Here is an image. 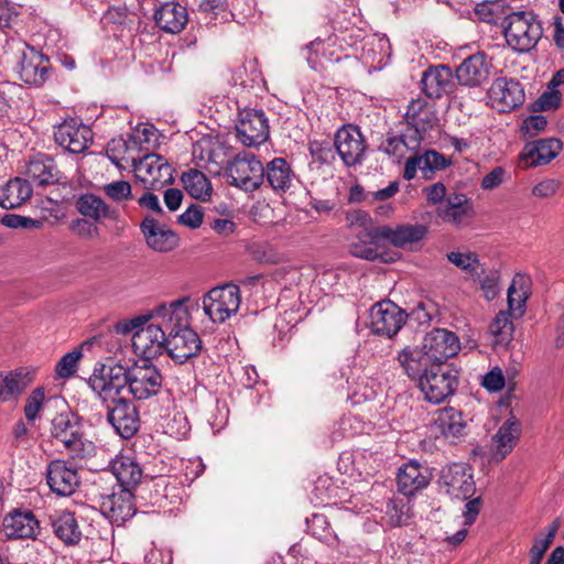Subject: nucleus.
I'll return each mask as SVG.
<instances>
[{
    "label": "nucleus",
    "instance_id": "c85d7f7f",
    "mask_svg": "<svg viewBox=\"0 0 564 564\" xmlns=\"http://www.w3.org/2000/svg\"><path fill=\"white\" fill-rule=\"evenodd\" d=\"M397 361L401 367L403 373L412 380L417 382L424 378L425 373L434 367L433 360L429 352L421 347H405L398 352Z\"/></svg>",
    "mask_w": 564,
    "mask_h": 564
},
{
    "label": "nucleus",
    "instance_id": "f257e3e1",
    "mask_svg": "<svg viewBox=\"0 0 564 564\" xmlns=\"http://www.w3.org/2000/svg\"><path fill=\"white\" fill-rule=\"evenodd\" d=\"M174 319L184 321L185 314L178 308L171 311L170 304H162L152 310L147 326L137 329L132 335L133 350L142 356L141 360H149L161 356L165 351L166 334H171V316Z\"/></svg>",
    "mask_w": 564,
    "mask_h": 564
},
{
    "label": "nucleus",
    "instance_id": "603ef678",
    "mask_svg": "<svg viewBox=\"0 0 564 564\" xmlns=\"http://www.w3.org/2000/svg\"><path fill=\"white\" fill-rule=\"evenodd\" d=\"M561 93L553 88H547L538 99L529 105V110L533 113L543 111H554L561 106Z\"/></svg>",
    "mask_w": 564,
    "mask_h": 564
},
{
    "label": "nucleus",
    "instance_id": "de8ad7c7",
    "mask_svg": "<svg viewBox=\"0 0 564 564\" xmlns=\"http://www.w3.org/2000/svg\"><path fill=\"white\" fill-rule=\"evenodd\" d=\"M508 9L506 0H491L478 3L475 8V14L480 21L502 25Z\"/></svg>",
    "mask_w": 564,
    "mask_h": 564
},
{
    "label": "nucleus",
    "instance_id": "1a4fd4ad",
    "mask_svg": "<svg viewBox=\"0 0 564 564\" xmlns=\"http://www.w3.org/2000/svg\"><path fill=\"white\" fill-rule=\"evenodd\" d=\"M18 74L19 78L31 86L40 87L48 78L50 62L34 46L19 39Z\"/></svg>",
    "mask_w": 564,
    "mask_h": 564
},
{
    "label": "nucleus",
    "instance_id": "a878e982",
    "mask_svg": "<svg viewBox=\"0 0 564 564\" xmlns=\"http://www.w3.org/2000/svg\"><path fill=\"white\" fill-rule=\"evenodd\" d=\"M46 481L53 492L62 497L73 495L79 486L77 470L65 460H52L46 468Z\"/></svg>",
    "mask_w": 564,
    "mask_h": 564
},
{
    "label": "nucleus",
    "instance_id": "0e129e2a",
    "mask_svg": "<svg viewBox=\"0 0 564 564\" xmlns=\"http://www.w3.org/2000/svg\"><path fill=\"white\" fill-rule=\"evenodd\" d=\"M481 384L485 389L490 392H498L505 388L506 379L502 373V370L499 367H495L489 372H487L481 381Z\"/></svg>",
    "mask_w": 564,
    "mask_h": 564
},
{
    "label": "nucleus",
    "instance_id": "423d86ee",
    "mask_svg": "<svg viewBox=\"0 0 564 564\" xmlns=\"http://www.w3.org/2000/svg\"><path fill=\"white\" fill-rule=\"evenodd\" d=\"M52 438L61 443L73 458H84L87 455L83 440L79 419L70 411L56 414L51 421Z\"/></svg>",
    "mask_w": 564,
    "mask_h": 564
},
{
    "label": "nucleus",
    "instance_id": "f03ea898",
    "mask_svg": "<svg viewBox=\"0 0 564 564\" xmlns=\"http://www.w3.org/2000/svg\"><path fill=\"white\" fill-rule=\"evenodd\" d=\"M188 297L178 299L170 303L171 311L181 308L184 314V321L180 322L171 318V334H166L165 351L175 364L183 365L196 357L202 350V340L198 334L188 327L189 313L185 306ZM174 317V315L172 316Z\"/></svg>",
    "mask_w": 564,
    "mask_h": 564
},
{
    "label": "nucleus",
    "instance_id": "b1692460",
    "mask_svg": "<svg viewBox=\"0 0 564 564\" xmlns=\"http://www.w3.org/2000/svg\"><path fill=\"white\" fill-rule=\"evenodd\" d=\"M563 149L557 138L539 139L528 142L519 154L521 167L530 169L545 165L555 159Z\"/></svg>",
    "mask_w": 564,
    "mask_h": 564
},
{
    "label": "nucleus",
    "instance_id": "680f3d73",
    "mask_svg": "<svg viewBox=\"0 0 564 564\" xmlns=\"http://www.w3.org/2000/svg\"><path fill=\"white\" fill-rule=\"evenodd\" d=\"M105 194L115 202L128 200L132 197L131 185L126 181H116L104 186Z\"/></svg>",
    "mask_w": 564,
    "mask_h": 564
},
{
    "label": "nucleus",
    "instance_id": "72a5a7b5",
    "mask_svg": "<svg viewBox=\"0 0 564 564\" xmlns=\"http://www.w3.org/2000/svg\"><path fill=\"white\" fill-rule=\"evenodd\" d=\"M503 35H542L541 22L532 11L508 13L502 22Z\"/></svg>",
    "mask_w": 564,
    "mask_h": 564
},
{
    "label": "nucleus",
    "instance_id": "3c124183",
    "mask_svg": "<svg viewBox=\"0 0 564 564\" xmlns=\"http://www.w3.org/2000/svg\"><path fill=\"white\" fill-rule=\"evenodd\" d=\"M489 332L496 337V343H508L512 338L513 324L510 313L500 311L489 325Z\"/></svg>",
    "mask_w": 564,
    "mask_h": 564
},
{
    "label": "nucleus",
    "instance_id": "5701e85b",
    "mask_svg": "<svg viewBox=\"0 0 564 564\" xmlns=\"http://www.w3.org/2000/svg\"><path fill=\"white\" fill-rule=\"evenodd\" d=\"M436 215L444 223L455 227L467 225L475 216L474 205L464 193H449L436 208Z\"/></svg>",
    "mask_w": 564,
    "mask_h": 564
},
{
    "label": "nucleus",
    "instance_id": "052dcab7",
    "mask_svg": "<svg viewBox=\"0 0 564 564\" xmlns=\"http://www.w3.org/2000/svg\"><path fill=\"white\" fill-rule=\"evenodd\" d=\"M1 224L8 228L18 229V228H41L43 226V221L39 219H33L31 217H25L17 214H7L1 218Z\"/></svg>",
    "mask_w": 564,
    "mask_h": 564
},
{
    "label": "nucleus",
    "instance_id": "4c0bfd02",
    "mask_svg": "<svg viewBox=\"0 0 564 564\" xmlns=\"http://www.w3.org/2000/svg\"><path fill=\"white\" fill-rule=\"evenodd\" d=\"M50 524L55 536L66 546H74L80 542L82 530L73 512L62 511L50 516Z\"/></svg>",
    "mask_w": 564,
    "mask_h": 564
},
{
    "label": "nucleus",
    "instance_id": "6e6552de",
    "mask_svg": "<svg viewBox=\"0 0 564 564\" xmlns=\"http://www.w3.org/2000/svg\"><path fill=\"white\" fill-rule=\"evenodd\" d=\"M240 303V289L236 284L216 286L203 299L204 312L214 323L230 318L238 312Z\"/></svg>",
    "mask_w": 564,
    "mask_h": 564
},
{
    "label": "nucleus",
    "instance_id": "09e8293b",
    "mask_svg": "<svg viewBox=\"0 0 564 564\" xmlns=\"http://www.w3.org/2000/svg\"><path fill=\"white\" fill-rule=\"evenodd\" d=\"M135 15L129 13L126 8L113 7L107 10L102 15V24L111 32H131L130 24L133 23Z\"/></svg>",
    "mask_w": 564,
    "mask_h": 564
},
{
    "label": "nucleus",
    "instance_id": "c9c22d12",
    "mask_svg": "<svg viewBox=\"0 0 564 564\" xmlns=\"http://www.w3.org/2000/svg\"><path fill=\"white\" fill-rule=\"evenodd\" d=\"M111 470L118 480V487H127L135 491L141 485L142 468L131 456L119 455L110 463Z\"/></svg>",
    "mask_w": 564,
    "mask_h": 564
},
{
    "label": "nucleus",
    "instance_id": "6e6d98bb",
    "mask_svg": "<svg viewBox=\"0 0 564 564\" xmlns=\"http://www.w3.org/2000/svg\"><path fill=\"white\" fill-rule=\"evenodd\" d=\"M45 400L46 395L44 387H37L31 391L25 400L23 409L25 419L28 421L33 422L39 416Z\"/></svg>",
    "mask_w": 564,
    "mask_h": 564
},
{
    "label": "nucleus",
    "instance_id": "864d4df0",
    "mask_svg": "<svg viewBox=\"0 0 564 564\" xmlns=\"http://www.w3.org/2000/svg\"><path fill=\"white\" fill-rule=\"evenodd\" d=\"M426 106L427 102L421 98L413 99L408 106L405 120L410 126L415 128V133L420 130H426L427 128L429 120L422 117V112Z\"/></svg>",
    "mask_w": 564,
    "mask_h": 564
},
{
    "label": "nucleus",
    "instance_id": "6ab92c4d",
    "mask_svg": "<svg viewBox=\"0 0 564 564\" xmlns=\"http://www.w3.org/2000/svg\"><path fill=\"white\" fill-rule=\"evenodd\" d=\"M236 130L245 145H259L269 137V122L262 110L243 109L239 112Z\"/></svg>",
    "mask_w": 564,
    "mask_h": 564
},
{
    "label": "nucleus",
    "instance_id": "49530a36",
    "mask_svg": "<svg viewBox=\"0 0 564 564\" xmlns=\"http://www.w3.org/2000/svg\"><path fill=\"white\" fill-rule=\"evenodd\" d=\"M519 436V424L514 421L507 420L494 436L497 443V455L500 459L505 458L516 445Z\"/></svg>",
    "mask_w": 564,
    "mask_h": 564
},
{
    "label": "nucleus",
    "instance_id": "a18cd8bd",
    "mask_svg": "<svg viewBox=\"0 0 564 564\" xmlns=\"http://www.w3.org/2000/svg\"><path fill=\"white\" fill-rule=\"evenodd\" d=\"M529 279L517 274L508 289V306L510 314L521 317L524 313V304L528 300Z\"/></svg>",
    "mask_w": 564,
    "mask_h": 564
},
{
    "label": "nucleus",
    "instance_id": "2eb2a0df",
    "mask_svg": "<svg viewBox=\"0 0 564 564\" xmlns=\"http://www.w3.org/2000/svg\"><path fill=\"white\" fill-rule=\"evenodd\" d=\"M334 147L343 163L348 166L361 164L367 149L366 140L357 126L344 124L334 138Z\"/></svg>",
    "mask_w": 564,
    "mask_h": 564
},
{
    "label": "nucleus",
    "instance_id": "774afa93",
    "mask_svg": "<svg viewBox=\"0 0 564 564\" xmlns=\"http://www.w3.org/2000/svg\"><path fill=\"white\" fill-rule=\"evenodd\" d=\"M507 172L502 166H495L488 174H486L480 183L485 191H492L505 182Z\"/></svg>",
    "mask_w": 564,
    "mask_h": 564
},
{
    "label": "nucleus",
    "instance_id": "8fccbe9b",
    "mask_svg": "<svg viewBox=\"0 0 564 564\" xmlns=\"http://www.w3.org/2000/svg\"><path fill=\"white\" fill-rule=\"evenodd\" d=\"M415 143L417 140L415 139ZM415 145H410L405 141V137L403 134H390L388 133L386 140L380 144L379 150L386 153L387 155L394 158L398 163H400L405 154L410 150H414Z\"/></svg>",
    "mask_w": 564,
    "mask_h": 564
},
{
    "label": "nucleus",
    "instance_id": "58836bf2",
    "mask_svg": "<svg viewBox=\"0 0 564 564\" xmlns=\"http://www.w3.org/2000/svg\"><path fill=\"white\" fill-rule=\"evenodd\" d=\"M32 194L33 188L28 180L11 178L0 186V206L4 209L18 208L29 200Z\"/></svg>",
    "mask_w": 564,
    "mask_h": 564
},
{
    "label": "nucleus",
    "instance_id": "0eeeda50",
    "mask_svg": "<svg viewBox=\"0 0 564 564\" xmlns=\"http://www.w3.org/2000/svg\"><path fill=\"white\" fill-rule=\"evenodd\" d=\"M163 377L149 360H140L129 367L127 388L133 399L142 401L159 394Z\"/></svg>",
    "mask_w": 564,
    "mask_h": 564
},
{
    "label": "nucleus",
    "instance_id": "cd10ccee",
    "mask_svg": "<svg viewBox=\"0 0 564 564\" xmlns=\"http://www.w3.org/2000/svg\"><path fill=\"white\" fill-rule=\"evenodd\" d=\"M377 231H379V226L372 229L360 230L356 235V240L349 245L350 254L368 261L379 260L384 263L395 261V257L378 251L381 241H384V239L379 237Z\"/></svg>",
    "mask_w": 564,
    "mask_h": 564
},
{
    "label": "nucleus",
    "instance_id": "c756f323",
    "mask_svg": "<svg viewBox=\"0 0 564 564\" xmlns=\"http://www.w3.org/2000/svg\"><path fill=\"white\" fill-rule=\"evenodd\" d=\"M2 527L8 539H35L40 522L30 510H13L3 518Z\"/></svg>",
    "mask_w": 564,
    "mask_h": 564
},
{
    "label": "nucleus",
    "instance_id": "473e14b6",
    "mask_svg": "<svg viewBox=\"0 0 564 564\" xmlns=\"http://www.w3.org/2000/svg\"><path fill=\"white\" fill-rule=\"evenodd\" d=\"M140 229L145 238L147 245L154 251L169 252L178 245L176 234L171 229H165L159 223L147 216L140 225Z\"/></svg>",
    "mask_w": 564,
    "mask_h": 564
},
{
    "label": "nucleus",
    "instance_id": "412c9836",
    "mask_svg": "<svg viewBox=\"0 0 564 564\" xmlns=\"http://www.w3.org/2000/svg\"><path fill=\"white\" fill-rule=\"evenodd\" d=\"M451 163V159L433 149L425 150L422 154L415 152L405 161L403 178L411 181L421 171L423 178L431 180L435 172L445 170Z\"/></svg>",
    "mask_w": 564,
    "mask_h": 564
},
{
    "label": "nucleus",
    "instance_id": "338daca9",
    "mask_svg": "<svg viewBox=\"0 0 564 564\" xmlns=\"http://www.w3.org/2000/svg\"><path fill=\"white\" fill-rule=\"evenodd\" d=\"M308 151L311 155L321 163H327L329 158L333 156L332 147L327 141H310Z\"/></svg>",
    "mask_w": 564,
    "mask_h": 564
},
{
    "label": "nucleus",
    "instance_id": "79ce46f5",
    "mask_svg": "<svg viewBox=\"0 0 564 564\" xmlns=\"http://www.w3.org/2000/svg\"><path fill=\"white\" fill-rule=\"evenodd\" d=\"M307 532L326 544L328 547L340 551L341 540L335 533L327 517L323 513H313L306 519Z\"/></svg>",
    "mask_w": 564,
    "mask_h": 564
},
{
    "label": "nucleus",
    "instance_id": "393cba45",
    "mask_svg": "<svg viewBox=\"0 0 564 564\" xmlns=\"http://www.w3.org/2000/svg\"><path fill=\"white\" fill-rule=\"evenodd\" d=\"M454 74L447 65H432L427 67L421 78V89L431 99H440L454 91Z\"/></svg>",
    "mask_w": 564,
    "mask_h": 564
},
{
    "label": "nucleus",
    "instance_id": "bf43d9fd",
    "mask_svg": "<svg viewBox=\"0 0 564 564\" xmlns=\"http://www.w3.org/2000/svg\"><path fill=\"white\" fill-rule=\"evenodd\" d=\"M446 257L451 263L467 272L476 271L479 262L477 256L473 252L451 251Z\"/></svg>",
    "mask_w": 564,
    "mask_h": 564
},
{
    "label": "nucleus",
    "instance_id": "a19ab883",
    "mask_svg": "<svg viewBox=\"0 0 564 564\" xmlns=\"http://www.w3.org/2000/svg\"><path fill=\"white\" fill-rule=\"evenodd\" d=\"M77 210L85 217L96 221L102 218L116 219L118 212L111 209L99 196L83 194L76 202Z\"/></svg>",
    "mask_w": 564,
    "mask_h": 564
},
{
    "label": "nucleus",
    "instance_id": "7c9ffc66",
    "mask_svg": "<svg viewBox=\"0 0 564 564\" xmlns=\"http://www.w3.org/2000/svg\"><path fill=\"white\" fill-rule=\"evenodd\" d=\"M489 69L490 64L485 54H473L456 68L455 78L462 86L479 87L488 79Z\"/></svg>",
    "mask_w": 564,
    "mask_h": 564
},
{
    "label": "nucleus",
    "instance_id": "13d9d810",
    "mask_svg": "<svg viewBox=\"0 0 564 564\" xmlns=\"http://www.w3.org/2000/svg\"><path fill=\"white\" fill-rule=\"evenodd\" d=\"M23 93L24 89L20 84L8 80L0 82V104L4 107L17 106Z\"/></svg>",
    "mask_w": 564,
    "mask_h": 564
},
{
    "label": "nucleus",
    "instance_id": "dca6fc26",
    "mask_svg": "<svg viewBox=\"0 0 564 564\" xmlns=\"http://www.w3.org/2000/svg\"><path fill=\"white\" fill-rule=\"evenodd\" d=\"M177 490L176 485H171L166 477L161 476L141 482L134 495L135 500L141 501V506L164 509L177 503Z\"/></svg>",
    "mask_w": 564,
    "mask_h": 564
},
{
    "label": "nucleus",
    "instance_id": "9d476101",
    "mask_svg": "<svg viewBox=\"0 0 564 564\" xmlns=\"http://www.w3.org/2000/svg\"><path fill=\"white\" fill-rule=\"evenodd\" d=\"M133 166L135 176L144 184L147 189L160 191L174 181L172 166L159 154H147Z\"/></svg>",
    "mask_w": 564,
    "mask_h": 564
},
{
    "label": "nucleus",
    "instance_id": "ea45409f",
    "mask_svg": "<svg viewBox=\"0 0 564 564\" xmlns=\"http://www.w3.org/2000/svg\"><path fill=\"white\" fill-rule=\"evenodd\" d=\"M294 178L295 174L284 158H274L264 167V181L274 192L285 193Z\"/></svg>",
    "mask_w": 564,
    "mask_h": 564
},
{
    "label": "nucleus",
    "instance_id": "2f4dec72",
    "mask_svg": "<svg viewBox=\"0 0 564 564\" xmlns=\"http://www.w3.org/2000/svg\"><path fill=\"white\" fill-rule=\"evenodd\" d=\"M24 174L40 186L53 185L62 180V172L50 155L37 153L29 159Z\"/></svg>",
    "mask_w": 564,
    "mask_h": 564
},
{
    "label": "nucleus",
    "instance_id": "7ed1b4c3",
    "mask_svg": "<svg viewBox=\"0 0 564 564\" xmlns=\"http://www.w3.org/2000/svg\"><path fill=\"white\" fill-rule=\"evenodd\" d=\"M458 384L459 371L456 368L434 364L419 382V388L427 402L440 404L456 392Z\"/></svg>",
    "mask_w": 564,
    "mask_h": 564
},
{
    "label": "nucleus",
    "instance_id": "39448f33",
    "mask_svg": "<svg viewBox=\"0 0 564 564\" xmlns=\"http://www.w3.org/2000/svg\"><path fill=\"white\" fill-rule=\"evenodd\" d=\"M225 176L229 185L253 192L264 182V166L256 155L242 153L227 164Z\"/></svg>",
    "mask_w": 564,
    "mask_h": 564
},
{
    "label": "nucleus",
    "instance_id": "4be33fe9",
    "mask_svg": "<svg viewBox=\"0 0 564 564\" xmlns=\"http://www.w3.org/2000/svg\"><path fill=\"white\" fill-rule=\"evenodd\" d=\"M429 228L423 224H403L397 227L379 226L377 235L383 237L393 247L403 250H414L415 246L423 241Z\"/></svg>",
    "mask_w": 564,
    "mask_h": 564
},
{
    "label": "nucleus",
    "instance_id": "e433bc0d",
    "mask_svg": "<svg viewBox=\"0 0 564 564\" xmlns=\"http://www.w3.org/2000/svg\"><path fill=\"white\" fill-rule=\"evenodd\" d=\"M435 424L442 435L451 442H456L466 435L467 421L462 411L448 406L437 411Z\"/></svg>",
    "mask_w": 564,
    "mask_h": 564
},
{
    "label": "nucleus",
    "instance_id": "f8f14e48",
    "mask_svg": "<svg viewBox=\"0 0 564 564\" xmlns=\"http://www.w3.org/2000/svg\"><path fill=\"white\" fill-rule=\"evenodd\" d=\"M440 484L447 495L457 500H467L476 491L473 468L465 463H454L441 471Z\"/></svg>",
    "mask_w": 564,
    "mask_h": 564
},
{
    "label": "nucleus",
    "instance_id": "e2e57ef3",
    "mask_svg": "<svg viewBox=\"0 0 564 564\" xmlns=\"http://www.w3.org/2000/svg\"><path fill=\"white\" fill-rule=\"evenodd\" d=\"M203 210L199 205L192 204L183 214L178 216V223L192 228H198L203 223Z\"/></svg>",
    "mask_w": 564,
    "mask_h": 564
},
{
    "label": "nucleus",
    "instance_id": "f3484780",
    "mask_svg": "<svg viewBox=\"0 0 564 564\" xmlns=\"http://www.w3.org/2000/svg\"><path fill=\"white\" fill-rule=\"evenodd\" d=\"M488 97L499 112H510L522 106L525 94L522 85L517 79L498 77L491 83Z\"/></svg>",
    "mask_w": 564,
    "mask_h": 564
},
{
    "label": "nucleus",
    "instance_id": "aec40b11",
    "mask_svg": "<svg viewBox=\"0 0 564 564\" xmlns=\"http://www.w3.org/2000/svg\"><path fill=\"white\" fill-rule=\"evenodd\" d=\"M422 346L437 365H447L446 361L460 350L457 335L445 328H434L429 332L423 338Z\"/></svg>",
    "mask_w": 564,
    "mask_h": 564
},
{
    "label": "nucleus",
    "instance_id": "a211bd4d",
    "mask_svg": "<svg viewBox=\"0 0 564 564\" xmlns=\"http://www.w3.org/2000/svg\"><path fill=\"white\" fill-rule=\"evenodd\" d=\"M405 313L391 301H381L370 310V326L375 334L393 337L405 323Z\"/></svg>",
    "mask_w": 564,
    "mask_h": 564
},
{
    "label": "nucleus",
    "instance_id": "20e7f679",
    "mask_svg": "<svg viewBox=\"0 0 564 564\" xmlns=\"http://www.w3.org/2000/svg\"><path fill=\"white\" fill-rule=\"evenodd\" d=\"M129 367L121 364H96L88 386L106 403L108 400L121 398V391L127 388Z\"/></svg>",
    "mask_w": 564,
    "mask_h": 564
},
{
    "label": "nucleus",
    "instance_id": "5fc2aeb1",
    "mask_svg": "<svg viewBox=\"0 0 564 564\" xmlns=\"http://www.w3.org/2000/svg\"><path fill=\"white\" fill-rule=\"evenodd\" d=\"M83 354L80 348H76L65 354L56 364L55 372L58 378L68 379L77 371V364Z\"/></svg>",
    "mask_w": 564,
    "mask_h": 564
},
{
    "label": "nucleus",
    "instance_id": "f704fd0d",
    "mask_svg": "<svg viewBox=\"0 0 564 564\" xmlns=\"http://www.w3.org/2000/svg\"><path fill=\"white\" fill-rule=\"evenodd\" d=\"M156 25L164 32L177 34L183 31L188 22V13L185 7L177 2H166L154 13Z\"/></svg>",
    "mask_w": 564,
    "mask_h": 564
},
{
    "label": "nucleus",
    "instance_id": "bb28decb",
    "mask_svg": "<svg viewBox=\"0 0 564 564\" xmlns=\"http://www.w3.org/2000/svg\"><path fill=\"white\" fill-rule=\"evenodd\" d=\"M431 480V469L416 460L403 464L397 475L398 490L408 497L426 488Z\"/></svg>",
    "mask_w": 564,
    "mask_h": 564
},
{
    "label": "nucleus",
    "instance_id": "9b49d317",
    "mask_svg": "<svg viewBox=\"0 0 564 564\" xmlns=\"http://www.w3.org/2000/svg\"><path fill=\"white\" fill-rule=\"evenodd\" d=\"M100 512L117 525L123 524L135 512V495L127 487H117L111 494H102L99 498Z\"/></svg>",
    "mask_w": 564,
    "mask_h": 564
},
{
    "label": "nucleus",
    "instance_id": "ddd939ff",
    "mask_svg": "<svg viewBox=\"0 0 564 564\" xmlns=\"http://www.w3.org/2000/svg\"><path fill=\"white\" fill-rule=\"evenodd\" d=\"M107 421L124 440L133 437L140 429L139 411L134 403L126 398L113 399L107 404Z\"/></svg>",
    "mask_w": 564,
    "mask_h": 564
},
{
    "label": "nucleus",
    "instance_id": "37998d69",
    "mask_svg": "<svg viewBox=\"0 0 564 564\" xmlns=\"http://www.w3.org/2000/svg\"><path fill=\"white\" fill-rule=\"evenodd\" d=\"M182 183L185 191L195 199L206 202L213 194V186L207 176L195 169L184 172L182 175Z\"/></svg>",
    "mask_w": 564,
    "mask_h": 564
},
{
    "label": "nucleus",
    "instance_id": "69168bd1",
    "mask_svg": "<svg viewBox=\"0 0 564 564\" xmlns=\"http://www.w3.org/2000/svg\"><path fill=\"white\" fill-rule=\"evenodd\" d=\"M408 507L402 501L390 500L387 506V513L389 514L391 522L394 525H403L406 524L408 516H406Z\"/></svg>",
    "mask_w": 564,
    "mask_h": 564
},
{
    "label": "nucleus",
    "instance_id": "4468645a",
    "mask_svg": "<svg viewBox=\"0 0 564 564\" xmlns=\"http://www.w3.org/2000/svg\"><path fill=\"white\" fill-rule=\"evenodd\" d=\"M54 140L69 153L79 154L93 142V131L82 120L69 118L54 127Z\"/></svg>",
    "mask_w": 564,
    "mask_h": 564
},
{
    "label": "nucleus",
    "instance_id": "4d7b16f0",
    "mask_svg": "<svg viewBox=\"0 0 564 564\" xmlns=\"http://www.w3.org/2000/svg\"><path fill=\"white\" fill-rule=\"evenodd\" d=\"M547 120L544 116L534 113L524 118L520 124L519 132L522 138L531 139L545 130Z\"/></svg>",
    "mask_w": 564,
    "mask_h": 564
},
{
    "label": "nucleus",
    "instance_id": "c03bdc74",
    "mask_svg": "<svg viewBox=\"0 0 564 564\" xmlns=\"http://www.w3.org/2000/svg\"><path fill=\"white\" fill-rule=\"evenodd\" d=\"M33 381L30 371L17 369L9 372L2 380L0 387V397L2 401H7L13 397L20 395L25 388Z\"/></svg>",
    "mask_w": 564,
    "mask_h": 564
}]
</instances>
